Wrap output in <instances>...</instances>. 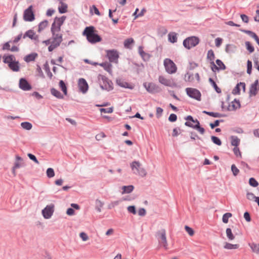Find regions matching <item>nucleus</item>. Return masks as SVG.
<instances>
[{"instance_id": "nucleus-51", "label": "nucleus", "mask_w": 259, "mask_h": 259, "mask_svg": "<svg viewBox=\"0 0 259 259\" xmlns=\"http://www.w3.org/2000/svg\"><path fill=\"white\" fill-rule=\"evenodd\" d=\"M233 152L237 157H241V153L238 147L233 148Z\"/></svg>"}, {"instance_id": "nucleus-12", "label": "nucleus", "mask_w": 259, "mask_h": 259, "mask_svg": "<svg viewBox=\"0 0 259 259\" xmlns=\"http://www.w3.org/2000/svg\"><path fill=\"white\" fill-rule=\"evenodd\" d=\"M186 92L187 95L190 97L199 101L200 100L201 94L198 90L193 88H187Z\"/></svg>"}, {"instance_id": "nucleus-6", "label": "nucleus", "mask_w": 259, "mask_h": 259, "mask_svg": "<svg viewBox=\"0 0 259 259\" xmlns=\"http://www.w3.org/2000/svg\"><path fill=\"white\" fill-rule=\"evenodd\" d=\"M166 71L169 74L175 73L177 71V67L175 63L170 59L166 58L163 61Z\"/></svg>"}, {"instance_id": "nucleus-41", "label": "nucleus", "mask_w": 259, "mask_h": 259, "mask_svg": "<svg viewBox=\"0 0 259 259\" xmlns=\"http://www.w3.org/2000/svg\"><path fill=\"white\" fill-rule=\"evenodd\" d=\"M101 66L103 67L105 70L109 71L111 69V65L109 63L107 62H104L99 64Z\"/></svg>"}, {"instance_id": "nucleus-55", "label": "nucleus", "mask_w": 259, "mask_h": 259, "mask_svg": "<svg viewBox=\"0 0 259 259\" xmlns=\"http://www.w3.org/2000/svg\"><path fill=\"white\" fill-rule=\"evenodd\" d=\"M106 137V135L105 134L103 133V132H101L98 134H97L96 136V139L98 141H100L101 140L102 138H104Z\"/></svg>"}, {"instance_id": "nucleus-8", "label": "nucleus", "mask_w": 259, "mask_h": 259, "mask_svg": "<svg viewBox=\"0 0 259 259\" xmlns=\"http://www.w3.org/2000/svg\"><path fill=\"white\" fill-rule=\"evenodd\" d=\"M199 41V38L195 36L189 37L185 39L183 41L184 46L188 49L196 46L198 44Z\"/></svg>"}, {"instance_id": "nucleus-2", "label": "nucleus", "mask_w": 259, "mask_h": 259, "mask_svg": "<svg viewBox=\"0 0 259 259\" xmlns=\"http://www.w3.org/2000/svg\"><path fill=\"white\" fill-rule=\"evenodd\" d=\"M82 34L86 36L87 39L91 44H96L101 41V37L98 34V31L93 26L85 28Z\"/></svg>"}, {"instance_id": "nucleus-1", "label": "nucleus", "mask_w": 259, "mask_h": 259, "mask_svg": "<svg viewBox=\"0 0 259 259\" xmlns=\"http://www.w3.org/2000/svg\"><path fill=\"white\" fill-rule=\"evenodd\" d=\"M65 19L66 17L64 16L59 18L56 17L51 28L52 34V38L42 41V43L46 46L50 45L48 47L49 52H52L58 47L62 41V34L60 32L61 26L63 25Z\"/></svg>"}, {"instance_id": "nucleus-47", "label": "nucleus", "mask_w": 259, "mask_h": 259, "mask_svg": "<svg viewBox=\"0 0 259 259\" xmlns=\"http://www.w3.org/2000/svg\"><path fill=\"white\" fill-rule=\"evenodd\" d=\"M47 175L49 178H52L55 176V172L53 168H49L47 170Z\"/></svg>"}, {"instance_id": "nucleus-45", "label": "nucleus", "mask_w": 259, "mask_h": 259, "mask_svg": "<svg viewBox=\"0 0 259 259\" xmlns=\"http://www.w3.org/2000/svg\"><path fill=\"white\" fill-rule=\"evenodd\" d=\"M211 140L212 142L217 145L220 146L222 144V142L219 138L215 136H211Z\"/></svg>"}, {"instance_id": "nucleus-36", "label": "nucleus", "mask_w": 259, "mask_h": 259, "mask_svg": "<svg viewBox=\"0 0 259 259\" xmlns=\"http://www.w3.org/2000/svg\"><path fill=\"white\" fill-rule=\"evenodd\" d=\"M51 92L53 96L58 98L61 99L63 98V96L61 95V94L55 89H51Z\"/></svg>"}, {"instance_id": "nucleus-43", "label": "nucleus", "mask_w": 259, "mask_h": 259, "mask_svg": "<svg viewBox=\"0 0 259 259\" xmlns=\"http://www.w3.org/2000/svg\"><path fill=\"white\" fill-rule=\"evenodd\" d=\"M249 184L250 186L253 187H256L258 185V182L253 178L249 179Z\"/></svg>"}, {"instance_id": "nucleus-20", "label": "nucleus", "mask_w": 259, "mask_h": 259, "mask_svg": "<svg viewBox=\"0 0 259 259\" xmlns=\"http://www.w3.org/2000/svg\"><path fill=\"white\" fill-rule=\"evenodd\" d=\"M159 82L167 87H171L173 85V81L170 79H168L163 76H160L158 78Z\"/></svg>"}, {"instance_id": "nucleus-27", "label": "nucleus", "mask_w": 259, "mask_h": 259, "mask_svg": "<svg viewBox=\"0 0 259 259\" xmlns=\"http://www.w3.org/2000/svg\"><path fill=\"white\" fill-rule=\"evenodd\" d=\"M48 24L49 23L47 20L41 22L38 25V32H40L44 30L48 26Z\"/></svg>"}, {"instance_id": "nucleus-32", "label": "nucleus", "mask_w": 259, "mask_h": 259, "mask_svg": "<svg viewBox=\"0 0 259 259\" xmlns=\"http://www.w3.org/2000/svg\"><path fill=\"white\" fill-rule=\"evenodd\" d=\"M209 82L211 84V85L214 88L215 91L218 93H221V90L218 87L216 83L214 82V81L211 78H209Z\"/></svg>"}, {"instance_id": "nucleus-35", "label": "nucleus", "mask_w": 259, "mask_h": 259, "mask_svg": "<svg viewBox=\"0 0 259 259\" xmlns=\"http://www.w3.org/2000/svg\"><path fill=\"white\" fill-rule=\"evenodd\" d=\"M240 107V103L239 101L235 100L232 102L231 105L230 106V108L231 110H236V109Z\"/></svg>"}, {"instance_id": "nucleus-60", "label": "nucleus", "mask_w": 259, "mask_h": 259, "mask_svg": "<svg viewBox=\"0 0 259 259\" xmlns=\"http://www.w3.org/2000/svg\"><path fill=\"white\" fill-rule=\"evenodd\" d=\"M241 18L242 19V20L245 22V23H247L249 21V18H248V17L245 15V14H241Z\"/></svg>"}, {"instance_id": "nucleus-64", "label": "nucleus", "mask_w": 259, "mask_h": 259, "mask_svg": "<svg viewBox=\"0 0 259 259\" xmlns=\"http://www.w3.org/2000/svg\"><path fill=\"white\" fill-rule=\"evenodd\" d=\"M244 218L247 222H250L251 218L250 217V214L248 212H245L244 213Z\"/></svg>"}, {"instance_id": "nucleus-9", "label": "nucleus", "mask_w": 259, "mask_h": 259, "mask_svg": "<svg viewBox=\"0 0 259 259\" xmlns=\"http://www.w3.org/2000/svg\"><path fill=\"white\" fill-rule=\"evenodd\" d=\"M106 55L110 62H114L117 63L119 58L118 52L117 50H106Z\"/></svg>"}, {"instance_id": "nucleus-24", "label": "nucleus", "mask_w": 259, "mask_h": 259, "mask_svg": "<svg viewBox=\"0 0 259 259\" xmlns=\"http://www.w3.org/2000/svg\"><path fill=\"white\" fill-rule=\"evenodd\" d=\"M37 54L36 53H33L30 54H29L26 56L24 57V61L26 62H29L31 61H33L35 60V58L37 57Z\"/></svg>"}, {"instance_id": "nucleus-56", "label": "nucleus", "mask_w": 259, "mask_h": 259, "mask_svg": "<svg viewBox=\"0 0 259 259\" xmlns=\"http://www.w3.org/2000/svg\"><path fill=\"white\" fill-rule=\"evenodd\" d=\"M243 32L249 35L251 37H252V38H255V36H256V34L251 31H249V30H242Z\"/></svg>"}, {"instance_id": "nucleus-30", "label": "nucleus", "mask_w": 259, "mask_h": 259, "mask_svg": "<svg viewBox=\"0 0 259 259\" xmlns=\"http://www.w3.org/2000/svg\"><path fill=\"white\" fill-rule=\"evenodd\" d=\"M122 194L130 193L132 192L134 190V186L132 185H129L127 186H123L122 188Z\"/></svg>"}, {"instance_id": "nucleus-29", "label": "nucleus", "mask_w": 259, "mask_h": 259, "mask_svg": "<svg viewBox=\"0 0 259 259\" xmlns=\"http://www.w3.org/2000/svg\"><path fill=\"white\" fill-rule=\"evenodd\" d=\"M168 40L174 43L177 42V33L175 32H170L168 35Z\"/></svg>"}, {"instance_id": "nucleus-10", "label": "nucleus", "mask_w": 259, "mask_h": 259, "mask_svg": "<svg viewBox=\"0 0 259 259\" xmlns=\"http://www.w3.org/2000/svg\"><path fill=\"white\" fill-rule=\"evenodd\" d=\"M24 20L26 21H32L34 20L35 17L33 11L32 6H30L24 12L23 14Z\"/></svg>"}, {"instance_id": "nucleus-42", "label": "nucleus", "mask_w": 259, "mask_h": 259, "mask_svg": "<svg viewBox=\"0 0 259 259\" xmlns=\"http://www.w3.org/2000/svg\"><path fill=\"white\" fill-rule=\"evenodd\" d=\"M245 46L246 47L247 50L250 52L252 53L254 52V47L251 45L250 42L246 41L245 42Z\"/></svg>"}, {"instance_id": "nucleus-33", "label": "nucleus", "mask_w": 259, "mask_h": 259, "mask_svg": "<svg viewBox=\"0 0 259 259\" xmlns=\"http://www.w3.org/2000/svg\"><path fill=\"white\" fill-rule=\"evenodd\" d=\"M61 6L58 7L59 11L60 13H64L67 12V6L64 3H60Z\"/></svg>"}, {"instance_id": "nucleus-39", "label": "nucleus", "mask_w": 259, "mask_h": 259, "mask_svg": "<svg viewBox=\"0 0 259 259\" xmlns=\"http://www.w3.org/2000/svg\"><path fill=\"white\" fill-rule=\"evenodd\" d=\"M253 252L258 253H259V246L255 243H251L249 245Z\"/></svg>"}, {"instance_id": "nucleus-3", "label": "nucleus", "mask_w": 259, "mask_h": 259, "mask_svg": "<svg viewBox=\"0 0 259 259\" xmlns=\"http://www.w3.org/2000/svg\"><path fill=\"white\" fill-rule=\"evenodd\" d=\"M3 62L8 65L9 68L14 72H18L20 70V64L17 61L14 55L9 54L5 55L3 57Z\"/></svg>"}, {"instance_id": "nucleus-49", "label": "nucleus", "mask_w": 259, "mask_h": 259, "mask_svg": "<svg viewBox=\"0 0 259 259\" xmlns=\"http://www.w3.org/2000/svg\"><path fill=\"white\" fill-rule=\"evenodd\" d=\"M231 170L233 173V175L236 176H237L239 172V170L238 169V168L235 166V165L233 164L231 166Z\"/></svg>"}, {"instance_id": "nucleus-7", "label": "nucleus", "mask_w": 259, "mask_h": 259, "mask_svg": "<svg viewBox=\"0 0 259 259\" xmlns=\"http://www.w3.org/2000/svg\"><path fill=\"white\" fill-rule=\"evenodd\" d=\"M157 237L160 244L165 248L167 249V242L166 237V231L164 229H161L156 233Z\"/></svg>"}, {"instance_id": "nucleus-54", "label": "nucleus", "mask_w": 259, "mask_h": 259, "mask_svg": "<svg viewBox=\"0 0 259 259\" xmlns=\"http://www.w3.org/2000/svg\"><path fill=\"white\" fill-rule=\"evenodd\" d=\"M203 113L207 114V115H209L210 116H211L212 117H220V114L218 113H214V112H207L206 111H203Z\"/></svg>"}, {"instance_id": "nucleus-21", "label": "nucleus", "mask_w": 259, "mask_h": 259, "mask_svg": "<svg viewBox=\"0 0 259 259\" xmlns=\"http://www.w3.org/2000/svg\"><path fill=\"white\" fill-rule=\"evenodd\" d=\"M241 90H242L243 92H245V84L244 82H240L238 83L235 88L233 89V93L234 94H239Z\"/></svg>"}, {"instance_id": "nucleus-22", "label": "nucleus", "mask_w": 259, "mask_h": 259, "mask_svg": "<svg viewBox=\"0 0 259 259\" xmlns=\"http://www.w3.org/2000/svg\"><path fill=\"white\" fill-rule=\"evenodd\" d=\"M258 80H256L255 82L251 84L250 90H249V93L250 96H255L257 91V86L258 85Z\"/></svg>"}, {"instance_id": "nucleus-62", "label": "nucleus", "mask_w": 259, "mask_h": 259, "mask_svg": "<svg viewBox=\"0 0 259 259\" xmlns=\"http://www.w3.org/2000/svg\"><path fill=\"white\" fill-rule=\"evenodd\" d=\"M222 39L220 37L217 38L215 39V44L216 47H219L222 43Z\"/></svg>"}, {"instance_id": "nucleus-44", "label": "nucleus", "mask_w": 259, "mask_h": 259, "mask_svg": "<svg viewBox=\"0 0 259 259\" xmlns=\"http://www.w3.org/2000/svg\"><path fill=\"white\" fill-rule=\"evenodd\" d=\"M100 111L101 113H111L113 111V108L110 107L108 108H101L100 109Z\"/></svg>"}, {"instance_id": "nucleus-48", "label": "nucleus", "mask_w": 259, "mask_h": 259, "mask_svg": "<svg viewBox=\"0 0 259 259\" xmlns=\"http://www.w3.org/2000/svg\"><path fill=\"white\" fill-rule=\"evenodd\" d=\"M79 237L81 238L83 241H86L89 240V237L87 233L84 232H81L79 234Z\"/></svg>"}, {"instance_id": "nucleus-53", "label": "nucleus", "mask_w": 259, "mask_h": 259, "mask_svg": "<svg viewBox=\"0 0 259 259\" xmlns=\"http://www.w3.org/2000/svg\"><path fill=\"white\" fill-rule=\"evenodd\" d=\"M127 209L130 213H132L134 214H136V208L134 206H129L127 207Z\"/></svg>"}, {"instance_id": "nucleus-11", "label": "nucleus", "mask_w": 259, "mask_h": 259, "mask_svg": "<svg viewBox=\"0 0 259 259\" xmlns=\"http://www.w3.org/2000/svg\"><path fill=\"white\" fill-rule=\"evenodd\" d=\"M54 211V205H48L42 210V214L45 219H48L52 217Z\"/></svg>"}, {"instance_id": "nucleus-18", "label": "nucleus", "mask_w": 259, "mask_h": 259, "mask_svg": "<svg viewBox=\"0 0 259 259\" xmlns=\"http://www.w3.org/2000/svg\"><path fill=\"white\" fill-rule=\"evenodd\" d=\"M196 78L198 81L200 80L199 74L196 73L195 74L187 73L185 76V79L186 81L193 82L194 79Z\"/></svg>"}, {"instance_id": "nucleus-31", "label": "nucleus", "mask_w": 259, "mask_h": 259, "mask_svg": "<svg viewBox=\"0 0 259 259\" xmlns=\"http://www.w3.org/2000/svg\"><path fill=\"white\" fill-rule=\"evenodd\" d=\"M207 58L210 61H211V64H212V62H214L213 61L215 59V55L213 51L212 50H210L208 51L207 54Z\"/></svg>"}, {"instance_id": "nucleus-13", "label": "nucleus", "mask_w": 259, "mask_h": 259, "mask_svg": "<svg viewBox=\"0 0 259 259\" xmlns=\"http://www.w3.org/2000/svg\"><path fill=\"white\" fill-rule=\"evenodd\" d=\"M101 77L103 81V82L100 84L101 88L107 91L112 90L113 89L112 82L103 76H102Z\"/></svg>"}, {"instance_id": "nucleus-38", "label": "nucleus", "mask_w": 259, "mask_h": 259, "mask_svg": "<svg viewBox=\"0 0 259 259\" xmlns=\"http://www.w3.org/2000/svg\"><path fill=\"white\" fill-rule=\"evenodd\" d=\"M232 216V214L231 213L227 212L225 213L222 218L223 222L224 223H227L228 222V220L230 218H231Z\"/></svg>"}, {"instance_id": "nucleus-58", "label": "nucleus", "mask_w": 259, "mask_h": 259, "mask_svg": "<svg viewBox=\"0 0 259 259\" xmlns=\"http://www.w3.org/2000/svg\"><path fill=\"white\" fill-rule=\"evenodd\" d=\"M139 53L140 54V55L143 57L144 58L146 56H147V54L144 52L143 51V48L142 47H139L138 48Z\"/></svg>"}, {"instance_id": "nucleus-46", "label": "nucleus", "mask_w": 259, "mask_h": 259, "mask_svg": "<svg viewBox=\"0 0 259 259\" xmlns=\"http://www.w3.org/2000/svg\"><path fill=\"white\" fill-rule=\"evenodd\" d=\"M247 198L251 201H254L256 200L257 197L255 196L252 193L248 192L246 194Z\"/></svg>"}, {"instance_id": "nucleus-37", "label": "nucleus", "mask_w": 259, "mask_h": 259, "mask_svg": "<svg viewBox=\"0 0 259 259\" xmlns=\"http://www.w3.org/2000/svg\"><path fill=\"white\" fill-rule=\"evenodd\" d=\"M21 125L24 129L30 130L32 128V124L28 122H24L21 123Z\"/></svg>"}, {"instance_id": "nucleus-28", "label": "nucleus", "mask_w": 259, "mask_h": 259, "mask_svg": "<svg viewBox=\"0 0 259 259\" xmlns=\"http://www.w3.org/2000/svg\"><path fill=\"white\" fill-rule=\"evenodd\" d=\"M231 139L232 145L235 147H238L240 144V139L236 136H232Z\"/></svg>"}, {"instance_id": "nucleus-14", "label": "nucleus", "mask_w": 259, "mask_h": 259, "mask_svg": "<svg viewBox=\"0 0 259 259\" xmlns=\"http://www.w3.org/2000/svg\"><path fill=\"white\" fill-rule=\"evenodd\" d=\"M144 86L149 93H154L159 91L158 87L153 82H145L144 83Z\"/></svg>"}, {"instance_id": "nucleus-63", "label": "nucleus", "mask_w": 259, "mask_h": 259, "mask_svg": "<svg viewBox=\"0 0 259 259\" xmlns=\"http://www.w3.org/2000/svg\"><path fill=\"white\" fill-rule=\"evenodd\" d=\"M138 213V214L140 216H144L146 214V211L145 209L141 208L139 209Z\"/></svg>"}, {"instance_id": "nucleus-61", "label": "nucleus", "mask_w": 259, "mask_h": 259, "mask_svg": "<svg viewBox=\"0 0 259 259\" xmlns=\"http://www.w3.org/2000/svg\"><path fill=\"white\" fill-rule=\"evenodd\" d=\"M3 50H10V45L9 42H7L5 43L2 48Z\"/></svg>"}, {"instance_id": "nucleus-19", "label": "nucleus", "mask_w": 259, "mask_h": 259, "mask_svg": "<svg viewBox=\"0 0 259 259\" xmlns=\"http://www.w3.org/2000/svg\"><path fill=\"white\" fill-rule=\"evenodd\" d=\"M19 87L24 91H29L31 89V85L27 80L24 78H21L19 81Z\"/></svg>"}, {"instance_id": "nucleus-17", "label": "nucleus", "mask_w": 259, "mask_h": 259, "mask_svg": "<svg viewBox=\"0 0 259 259\" xmlns=\"http://www.w3.org/2000/svg\"><path fill=\"white\" fill-rule=\"evenodd\" d=\"M216 64L217 65H215L214 62H212L211 64V69L213 72L219 71V70H225L226 69L225 65L220 60L217 59L216 60Z\"/></svg>"}, {"instance_id": "nucleus-25", "label": "nucleus", "mask_w": 259, "mask_h": 259, "mask_svg": "<svg viewBox=\"0 0 259 259\" xmlns=\"http://www.w3.org/2000/svg\"><path fill=\"white\" fill-rule=\"evenodd\" d=\"M239 246L237 244H232L227 242L224 243V248L226 249H236L238 248Z\"/></svg>"}, {"instance_id": "nucleus-50", "label": "nucleus", "mask_w": 259, "mask_h": 259, "mask_svg": "<svg viewBox=\"0 0 259 259\" xmlns=\"http://www.w3.org/2000/svg\"><path fill=\"white\" fill-rule=\"evenodd\" d=\"M185 229L186 231L189 234V235L190 236H193V235L194 234V232L191 228H190L187 226H186L185 227Z\"/></svg>"}, {"instance_id": "nucleus-34", "label": "nucleus", "mask_w": 259, "mask_h": 259, "mask_svg": "<svg viewBox=\"0 0 259 259\" xmlns=\"http://www.w3.org/2000/svg\"><path fill=\"white\" fill-rule=\"evenodd\" d=\"M226 235L227 236V238L229 240H233L235 238V236L233 235L232 230L230 228H227L226 229Z\"/></svg>"}, {"instance_id": "nucleus-4", "label": "nucleus", "mask_w": 259, "mask_h": 259, "mask_svg": "<svg viewBox=\"0 0 259 259\" xmlns=\"http://www.w3.org/2000/svg\"><path fill=\"white\" fill-rule=\"evenodd\" d=\"M186 119L187 120L185 122L186 126L197 130L202 135L204 133L205 130L204 128L200 126L199 122L197 119L194 120L190 115L188 116Z\"/></svg>"}, {"instance_id": "nucleus-59", "label": "nucleus", "mask_w": 259, "mask_h": 259, "mask_svg": "<svg viewBox=\"0 0 259 259\" xmlns=\"http://www.w3.org/2000/svg\"><path fill=\"white\" fill-rule=\"evenodd\" d=\"M177 119V116L175 114H171L168 117V120L171 122H174L176 121Z\"/></svg>"}, {"instance_id": "nucleus-40", "label": "nucleus", "mask_w": 259, "mask_h": 259, "mask_svg": "<svg viewBox=\"0 0 259 259\" xmlns=\"http://www.w3.org/2000/svg\"><path fill=\"white\" fill-rule=\"evenodd\" d=\"M59 86L60 88L62 89L63 92L65 95L67 94V88L64 81L63 80H60L59 82Z\"/></svg>"}, {"instance_id": "nucleus-15", "label": "nucleus", "mask_w": 259, "mask_h": 259, "mask_svg": "<svg viewBox=\"0 0 259 259\" xmlns=\"http://www.w3.org/2000/svg\"><path fill=\"white\" fill-rule=\"evenodd\" d=\"M26 37H28L37 42L39 41L38 35L36 34L35 32L33 30H29L24 33L23 36V38H25Z\"/></svg>"}, {"instance_id": "nucleus-52", "label": "nucleus", "mask_w": 259, "mask_h": 259, "mask_svg": "<svg viewBox=\"0 0 259 259\" xmlns=\"http://www.w3.org/2000/svg\"><path fill=\"white\" fill-rule=\"evenodd\" d=\"M247 73L249 74H250L251 73L252 69V63L250 60L247 61Z\"/></svg>"}, {"instance_id": "nucleus-5", "label": "nucleus", "mask_w": 259, "mask_h": 259, "mask_svg": "<svg viewBox=\"0 0 259 259\" xmlns=\"http://www.w3.org/2000/svg\"><path fill=\"white\" fill-rule=\"evenodd\" d=\"M131 167L134 174L144 177L146 176L145 169L142 166L139 161H134L131 164Z\"/></svg>"}, {"instance_id": "nucleus-57", "label": "nucleus", "mask_w": 259, "mask_h": 259, "mask_svg": "<svg viewBox=\"0 0 259 259\" xmlns=\"http://www.w3.org/2000/svg\"><path fill=\"white\" fill-rule=\"evenodd\" d=\"M28 156L31 160H33L35 163H36V164H39L38 161L37 160L36 157L34 155L30 153H28Z\"/></svg>"}, {"instance_id": "nucleus-26", "label": "nucleus", "mask_w": 259, "mask_h": 259, "mask_svg": "<svg viewBox=\"0 0 259 259\" xmlns=\"http://www.w3.org/2000/svg\"><path fill=\"white\" fill-rule=\"evenodd\" d=\"M134 43V40L132 38L126 39L124 41V47L126 49H131L132 45Z\"/></svg>"}, {"instance_id": "nucleus-16", "label": "nucleus", "mask_w": 259, "mask_h": 259, "mask_svg": "<svg viewBox=\"0 0 259 259\" xmlns=\"http://www.w3.org/2000/svg\"><path fill=\"white\" fill-rule=\"evenodd\" d=\"M78 85L80 92L85 93L89 89V85L87 81L84 78H80L78 81Z\"/></svg>"}, {"instance_id": "nucleus-23", "label": "nucleus", "mask_w": 259, "mask_h": 259, "mask_svg": "<svg viewBox=\"0 0 259 259\" xmlns=\"http://www.w3.org/2000/svg\"><path fill=\"white\" fill-rule=\"evenodd\" d=\"M116 82L118 85L120 87L125 88H129L133 89V86L127 82L124 81V80L121 79H118L116 80Z\"/></svg>"}]
</instances>
